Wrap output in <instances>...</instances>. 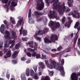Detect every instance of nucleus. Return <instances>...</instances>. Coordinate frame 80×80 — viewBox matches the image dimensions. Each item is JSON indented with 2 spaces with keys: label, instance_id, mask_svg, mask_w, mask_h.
<instances>
[{
  "label": "nucleus",
  "instance_id": "nucleus-1",
  "mask_svg": "<svg viewBox=\"0 0 80 80\" xmlns=\"http://www.w3.org/2000/svg\"><path fill=\"white\" fill-rule=\"evenodd\" d=\"M45 63L48 68H50V69H52L54 68L56 70H58L61 73V75L62 76L64 75L65 72H64V70H63V67L62 66H59V65L56 64V62L54 61H52L49 64L48 61L45 60Z\"/></svg>",
  "mask_w": 80,
  "mask_h": 80
},
{
  "label": "nucleus",
  "instance_id": "nucleus-2",
  "mask_svg": "<svg viewBox=\"0 0 80 80\" xmlns=\"http://www.w3.org/2000/svg\"><path fill=\"white\" fill-rule=\"evenodd\" d=\"M4 28H5V25L3 24L1 25L0 28V30L1 33L4 35V37L6 38H17V36L15 35V33L14 31H13L12 32V36L11 38L10 37V34L9 32L8 31H6L5 32H4Z\"/></svg>",
  "mask_w": 80,
  "mask_h": 80
},
{
  "label": "nucleus",
  "instance_id": "nucleus-3",
  "mask_svg": "<svg viewBox=\"0 0 80 80\" xmlns=\"http://www.w3.org/2000/svg\"><path fill=\"white\" fill-rule=\"evenodd\" d=\"M52 7L53 10H57V11L60 14L62 13L63 11L68 12V11L70 10V8H68V10L66 9L64 3H63L62 6H61L60 5H57V3H55L53 4Z\"/></svg>",
  "mask_w": 80,
  "mask_h": 80
},
{
  "label": "nucleus",
  "instance_id": "nucleus-4",
  "mask_svg": "<svg viewBox=\"0 0 80 80\" xmlns=\"http://www.w3.org/2000/svg\"><path fill=\"white\" fill-rule=\"evenodd\" d=\"M48 31V28H46L44 29L43 31L40 30L38 32H36V34L34 35V37L35 38V39L37 40L41 41V40H42L41 38L39 37H37V35H42L43 33H47Z\"/></svg>",
  "mask_w": 80,
  "mask_h": 80
},
{
  "label": "nucleus",
  "instance_id": "nucleus-5",
  "mask_svg": "<svg viewBox=\"0 0 80 80\" xmlns=\"http://www.w3.org/2000/svg\"><path fill=\"white\" fill-rule=\"evenodd\" d=\"M30 73V75L32 76V78L35 79V80H38V78L37 76V73H36L34 75V71L32 69L29 70L28 68H27L26 71V73L27 76L28 77L29 76V74Z\"/></svg>",
  "mask_w": 80,
  "mask_h": 80
},
{
  "label": "nucleus",
  "instance_id": "nucleus-6",
  "mask_svg": "<svg viewBox=\"0 0 80 80\" xmlns=\"http://www.w3.org/2000/svg\"><path fill=\"white\" fill-rule=\"evenodd\" d=\"M51 37L50 38L51 41L48 39L47 38L44 39V42L46 43H52V42H55V40H58V37L57 35L54 34H51Z\"/></svg>",
  "mask_w": 80,
  "mask_h": 80
},
{
  "label": "nucleus",
  "instance_id": "nucleus-7",
  "mask_svg": "<svg viewBox=\"0 0 80 80\" xmlns=\"http://www.w3.org/2000/svg\"><path fill=\"white\" fill-rule=\"evenodd\" d=\"M14 43L15 41H10L9 42H8L7 40H5V41L4 47H8L11 46L10 47L12 48L15 45Z\"/></svg>",
  "mask_w": 80,
  "mask_h": 80
},
{
  "label": "nucleus",
  "instance_id": "nucleus-8",
  "mask_svg": "<svg viewBox=\"0 0 80 80\" xmlns=\"http://www.w3.org/2000/svg\"><path fill=\"white\" fill-rule=\"evenodd\" d=\"M49 12L50 13L48 15L49 17H50V18H55L57 19L58 18V17H57V14L56 13V12H55L50 11Z\"/></svg>",
  "mask_w": 80,
  "mask_h": 80
},
{
  "label": "nucleus",
  "instance_id": "nucleus-9",
  "mask_svg": "<svg viewBox=\"0 0 80 80\" xmlns=\"http://www.w3.org/2000/svg\"><path fill=\"white\" fill-rule=\"evenodd\" d=\"M38 2H41V3L39 4H37L38 8L39 10H42L44 8V3L42 2V0H38Z\"/></svg>",
  "mask_w": 80,
  "mask_h": 80
},
{
  "label": "nucleus",
  "instance_id": "nucleus-10",
  "mask_svg": "<svg viewBox=\"0 0 80 80\" xmlns=\"http://www.w3.org/2000/svg\"><path fill=\"white\" fill-rule=\"evenodd\" d=\"M71 78L72 80H77L78 79V75L76 73H73L71 75Z\"/></svg>",
  "mask_w": 80,
  "mask_h": 80
},
{
  "label": "nucleus",
  "instance_id": "nucleus-11",
  "mask_svg": "<svg viewBox=\"0 0 80 80\" xmlns=\"http://www.w3.org/2000/svg\"><path fill=\"white\" fill-rule=\"evenodd\" d=\"M79 25H80V23L78 22H76V24L74 26L75 28H77L78 30H80V27L78 28V27H79ZM80 38L78 39V45H80Z\"/></svg>",
  "mask_w": 80,
  "mask_h": 80
},
{
  "label": "nucleus",
  "instance_id": "nucleus-12",
  "mask_svg": "<svg viewBox=\"0 0 80 80\" xmlns=\"http://www.w3.org/2000/svg\"><path fill=\"white\" fill-rule=\"evenodd\" d=\"M60 25V23L59 22H57L56 23V24L53 25L52 27V30L55 31L56 30V28H59Z\"/></svg>",
  "mask_w": 80,
  "mask_h": 80
},
{
  "label": "nucleus",
  "instance_id": "nucleus-13",
  "mask_svg": "<svg viewBox=\"0 0 80 80\" xmlns=\"http://www.w3.org/2000/svg\"><path fill=\"white\" fill-rule=\"evenodd\" d=\"M39 65L41 67V68H39V71H41V70H42V69H43L45 68V65H44V64L43 63V62H40L39 63Z\"/></svg>",
  "mask_w": 80,
  "mask_h": 80
},
{
  "label": "nucleus",
  "instance_id": "nucleus-14",
  "mask_svg": "<svg viewBox=\"0 0 80 80\" xmlns=\"http://www.w3.org/2000/svg\"><path fill=\"white\" fill-rule=\"evenodd\" d=\"M21 17L20 16L18 17V19H20L18 22L17 23V24L16 26L17 27H18L19 25H21L22 23V21H23V19L21 18Z\"/></svg>",
  "mask_w": 80,
  "mask_h": 80
},
{
  "label": "nucleus",
  "instance_id": "nucleus-15",
  "mask_svg": "<svg viewBox=\"0 0 80 80\" xmlns=\"http://www.w3.org/2000/svg\"><path fill=\"white\" fill-rule=\"evenodd\" d=\"M11 56V50H9L7 53L4 57V58H8V57H10Z\"/></svg>",
  "mask_w": 80,
  "mask_h": 80
},
{
  "label": "nucleus",
  "instance_id": "nucleus-16",
  "mask_svg": "<svg viewBox=\"0 0 80 80\" xmlns=\"http://www.w3.org/2000/svg\"><path fill=\"white\" fill-rule=\"evenodd\" d=\"M11 5L13 6V7H15L17 6V1L15 0H11Z\"/></svg>",
  "mask_w": 80,
  "mask_h": 80
},
{
  "label": "nucleus",
  "instance_id": "nucleus-17",
  "mask_svg": "<svg viewBox=\"0 0 80 80\" xmlns=\"http://www.w3.org/2000/svg\"><path fill=\"white\" fill-rule=\"evenodd\" d=\"M68 5L69 7H72L73 6V0H68Z\"/></svg>",
  "mask_w": 80,
  "mask_h": 80
},
{
  "label": "nucleus",
  "instance_id": "nucleus-18",
  "mask_svg": "<svg viewBox=\"0 0 80 80\" xmlns=\"http://www.w3.org/2000/svg\"><path fill=\"white\" fill-rule=\"evenodd\" d=\"M72 17L74 18H80V13H78L76 14H73Z\"/></svg>",
  "mask_w": 80,
  "mask_h": 80
},
{
  "label": "nucleus",
  "instance_id": "nucleus-19",
  "mask_svg": "<svg viewBox=\"0 0 80 80\" xmlns=\"http://www.w3.org/2000/svg\"><path fill=\"white\" fill-rule=\"evenodd\" d=\"M68 19L69 20V22L68 23H67L66 25V26H67L68 27H70V25L71 23L72 22V18L70 17H68Z\"/></svg>",
  "mask_w": 80,
  "mask_h": 80
},
{
  "label": "nucleus",
  "instance_id": "nucleus-20",
  "mask_svg": "<svg viewBox=\"0 0 80 80\" xmlns=\"http://www.w3.org/2000/svg\"><path fill=\"white\" fill-rule=\"evenodd\" d=\"M18 51H15L14 52V53L12 54V58H15L17 57V56L18 55Z\"/></svg>",
  "mask_w": 80,
  "mask_h": 80
},
{
  "label": "nucleus",
  "instance_id": "nucleus-21",
  "mask_svg": "<svg viewBox=\"0 0 80 80\" xmlns=\"http://www.w3.org/2000/svg\"><path fill=\"white\" fill-rule=\"evenodd\" d=\"M21 78L22 80H26V78L25 77V73H23L21 74Z\"/></svg>",
  "mask_w": 80,
  "mask_h": 80
},
{
  "label": "nucleus",
  "instance_id": "nucleus-22",
  "mask_svg": "<svg viewBox=\"0 0 80 80\" xmlns=\"http://www.w3.org/2000/svg\"><path fill=\"white\" fill-rule=\"evenodd\" d=\"M35 13L36 15V16L37 17H39V15H43V13L39 12H37L36 11H35Z\"/></svg>",
  "mask_w": 80,
  "mask_h": 80
},
{
  "label": "nucleus",
  "instance_id": "nucleus-23",
  "mask_svg": "<svg viewBox=\"0 0 80 80\" xmlns=\"http://www.w3.org/2000/svg\"><path fill=\"white\" fill-rule=\"evenodd\" d=\"M29 47L31 48H33V41L29 42Z\"/></svg>",
  "mask_w": 80,
  "mask_h": 80
},
{
  "label": "nucleus",
  "instance_id": "nucleus-24",
  "mask_svg": "<svg viewBox=\"0 0 80 80\" xmlns=\"http://www.w3.org/2000/svg\"><path fill=\"white\" fill-rule=\"evenodd\" d=\"M10 19L12 23H13V24H15V19H14L12 17H10Z\"/></svg>",
  "mask_w": 80,
  "mask_h": 80
},
{
  "label": "nucleus",
  "instance_id": "nucleus-25",
  "mask_svg": "<svg viewBox=\"0 0 80 80\" xmlns=\"http://www.w3.org/2000/svg\"><path fill=\"white\" fill-rule=\"evenodd\" d=\"M22 33L23 36H26L27 35V31L26 30H23Z\"/></svg>",
  "mask_w": 80,
  "mask_h": 80
},
{
  "label": "nucleus",
  "instance_id": "nucleus-26",
  "mask_svg": "<svg viewBox=\"0 0 80 80\" xmlns=\"http://www.w3.org/2000/svg\"><path fill=\"white\" fill-rule=\"evenodd\" d=\"M48 72L49 73V75L51 76H53V71H50L49 70H48Z\"/></svg>",
  "mask_w": 80,
  "mask_h": 80
},
{
  "label": "nucleus",
  "instance_id": "nucleus-27",
  "mask_svg": "<svg viewBox=\"0 0 80 80\" xmlns=\"http://www.w3.org/2000/svg\"><path fill=\"white\" fill-rule=\"evenodd\" d=\"M53 23H54L52 21H50L49 24V26H50V27H51V26H52V25H53Z\"/></svg>",
  "mask_w": 80,
  "mask_h": 80
},
{
  "label": "nucleus",
  "instance_id": "nucleus-28",
  "mask_svg": "<svg viewBox=\"0 0 80 80\" xmlns=\"http://www.w3.org/2000/svg\"><path fill=\"white\" fill-rule=\"evenodd\" d=\"M42 78L41 80H50L48 76H46L44 79H42L43 78Z\"/></svg>",
  "mask_w": 80,
  "mask_h": 80
},
{
  "label": "nucleus",
  "instance_id": "nucleus-29",
  "mask_svg": "<svg viewBox=\"0 0 80 80\" xmlns=\"http://www.w3.org/2000/svg\"><path fill=\"white\" fill-rule=\"evenodd\" d=\"M20 44L18 43L16 45V46H15V48H16V49H18L19 48H20Z\"/></svg>",
  "mask_w": 80,
  "mask_h": 80
},
{
  "label": "nucleus",
  "instance_id": "nucleus-30",
  "mask_svg": "<svg viewBox=\"0 0 80 80\" xmlns=\"http://www.w3.org/2000/svg\"><path fill=\"white\" fill-rule=\"evenodd\" d=\"M32 11V9H30L29 10V12L28 13V17L29 18H30V17H31V11Z\"/></svg>",
  "mask_w": 80,
  "mask_h": 80
},
{
  "label": "nucleus",
  "instance_id": "nucleus-31",
  "mask_svg": "<svg viewBox=\"0 0 80 80\" xmlns=\"http://www.w3.org/2000/svg\"><path fill=\"white\" fill-rule=\"evenodd\" d=\"M33 68L35 72H37V66H33Z\"/></svg>",
  "mask_w": 80,
  "mask_h": 80
},
{
  "label": "nucleus",
  "instance_id": "nucleus-32",
  "mask_svg": "<svg viewBox=\"0 0 80 80\" xmlns=\"http://www.w3.org/2000/svg\"><path fill=\"white\" fill-rule=\"evenodd\" d=\"M29 23H34V21H33V20L32 19H30L29 20Z\"/></svg>",
  "mask_w": 80,
  "mask_h": 80
},
{
  "label": "nucleus",
  "instance_id": "nucleus-33",
  "mask_svg": "<svg viewBox=\"0 0 80 80\" xmlns=\"http://www.w3.org/2000/svg\"><path fill=\"white\" fill-rule=\"evenodd\" d=\"M49 0H45V2H46V5L47 6H49V2H48Z\"/></svg>",
  "mask_w": 80,
  "mask_h": 80
},
{
  "label": "nucleus",
  "instance_id": "nucleus-34",
  "mask_svg": "<svg viewBox=\"0 0 80 80\" xmlns=\"http://www.w3.org/2000/svg\"><path fill=\"white\" fill-rule=\"evenodd\" d=\"M65 17H63V18L62 19V23H63L65 22Z\"/></svg>",
  "mask_w": 80,
  "mask_h": 80
},
{
  "label": "nucleus",
  "instance_id": "nucleus-35",
  "mask_svg": "<svg viewBox=\"0 0 80 80\" xmlns=\"http://www.w3.org/2000/svg\"><path fill=\"white\" fill-rule=\"evenodd\" d=\"M37 54H36V53L35 52H33L32 53V57H35V56H36Z\"/></svg>",
  "mask_w": 80,
  "mask_h": 80
},
{
  "label": "nucleus",
  "instance_id": "nucleus-36",
  "mask_svg": "<svg viewBox=\"0 0 80 80\" xmlns=\"http://www.w3.org/2000/svg\"><path fill=\"white\" fill-rule=\"evenodd\" d=\"M42 59H46V56L45 55L42 54V57L41 58Z\"/></svg>",
  "mask_w": 80,
  "mask_h": 80
},
{
  "label": "nucleus",
  "instance_id": "nucleus-37",
  "mask_svg": "<svg viewBox=\"0 0 80 80\" xmlns=\"http://www.w3.org/2000/svg\"><path fill=\"white\" fill-rule=\"evenodd\" d=\"M36 58H40V54H37L36 56Z\"/></svg>",
  "mask_w": 80,
  "mask_h": 80
},
{
  "label": "nucleus",
  "instance_id": "nucleus-38",
  "mask_svg": "<svg viewBox=\"0 0 80 80\" xmlns=\"http://www.w3.org/2000/svg\"><path fill=\"white\" fill-rule=\"evenodd\" d=\"M28 50L30 52H34V50L33 49H31V48H28Z\"/></svg>",
  "mask_w": 80,
  "mask_h": 80
},
{
  "label": "nucleus",
  "instance_id": "nucleus-39",
  "mask_svg": "<svg viewBox=\"0 0 80 80\" xmlns=\"http://www.w3.org/2000/svg\"><path fill=\"white\" fill-rule=\"evenodd\" d=\"M61 63L62 65H63L64 64V59H61Z\"/></svg>",
  "mask_w": 80,
  "mask_h": 80
},
{
  "label": "nucleus",
  "instance_id": "nucleus-40",
  "mask_svg": "<svg viewBox=\"0 0 80 80\" xmlns=\"http://www.w3.org/2000/svg\"><path fill=\"white\" fill-rule=\"evenodd\" d=\"M62 48L61 46H59V47L58 48V51H60V50H62Z\"/></svg>",
  "mask_w": 80,
  "mask_h": 80
},
{
  "label": "nucleus",
  "instance_id": "nucleus-41",
  "mask_svg": "<svg viewBox=\"0 0 80 80\" xmlns=\"http://www.w3.org/2000/svg\"><path fill=\"white\" fill-rule=\"evenodd\" d=\"M27 54L28 55V57H31L32 55L31 54V53H30V52H28L27 53Z\"/></svg>",
  "mask_w": 80,
  "mask_h": 80
},
{
  "label": "nucleus",
  "instance_id": "nucleus-42",
  "mask_svg": "<svg viewBox=\"0 0 80 80\" xmlns=\"http://www.w3.org/2000/svg\"><path fill=\"white\" fill-rule=\"evenodd\" d=\"M3 43L1 42H0V48L2 47V46H3Z\"/></svg>",
  "mask_w": 80,
  "mask_h": 80
},
{
  "label": "nucleus",
  "instance_id": "nucleus-43",
  "mask_svg": "<svg viewBox=\"0 0 80 80\" xmlns=\"http://www.w3.org/2000/svg\"><path fill=\"white\" fill-rule=\"evenodd\" d=\"M27 39V38H22V40L23 41H26Z\"/></svg>",
  "mask_w": 80,
  "mask_h": 80
},
{
  "label": "nucleus",
  "instance_id": "nucleus-44",
  "mask_svg": "<svg viewBox=\"0 0 80 80\" xmlns=\"http://www.w3.org/2000/svg\"><path fill=\"white\" fill-rule=\"evenodd\" d=\"M6 78H7L8 79H9L10 78V74H7L6 75Z\"/></svg>",
  "mask_w": 80,
  "mask_h": 80
},
{
  "label": "nucleus",
  "instance_id": "nucleus-45",
  "mask_svg": "<svg viewBox=\"0 0 80 80\" xmlns=\"http://www.w3.org/2000/svg\"><path fill=\"white\" fill-rule=\"evenodd\" d=\"M22 30H23V28H22V27L21 30H19L20 35H22Z\"/></svg>",
  "mask_w": 80,
  "mask_h": 80
},
{
  "label": "nucleus",
  "instance_id": "nucleus-46",
  "mask_svg": "<svg viewBox=\"0 0 80 80\" xmlns=\"http://www.w3.org/2000/svg\"><path fill=\"white\" fill-rule=\"evenodd\" d=\"M21 60L22 61H25V60H26V59L24 58H21Z\"/></svg>",
  "mask_w": 80,
  "mask_h": 80
},
{
  "label": "nucleus",
  "instance_id": "nucleus-47",
  "mask_svg": "<svg viewBox=\"0 0 80 80\" xmlns=\"http://www.w3.org/2000/svg\"><path fill=\"white\" fill-rule=\"evenodd\" d=\"M31 62L30 60H28L26 62V63H30Z\"/></svg>",
  "mask_w": 80,
  "mask_h": 80
},
{
  "label": "nucleus",
  "instance_id": "nucleus-48",
  "mask_svg": "<svg viewBox=\"0 0 80 80\" xmlns=\"http://www.w3.org/2000/svg\"><path fill=\"white\" fill-rule=\"evenodd\" d=\"M12 62L14 64H15V63H17V61H15L13 60V61H12Z\"/></svg>",
  "mask_w": 80,
  "mask_h": 80
},
{
  "label": "nucleus",
  "instance_id": "nucleus-49",
  "mask_svg": "<svg viewBox=\"0 0 80 80\" xmlns=\"http://www.w3.org/2000/svg\"><path fill=\"white\" fill-rule=\"evenodd\" d=\"M42 74V72H40L38 73V75H39V76H40Z\"/></svg>",
  "mask_w": 80,
  "mask_h": 80
},
{
  "label": "nucleus",
  "instance_id": "nucleus-50",
  "mask_svg": "<svg viewBox=\"0 0 80 80\" xmlns=\"http://www.w3.org/2000/svg\"><path fill=\"white\" fill-rule=\"evenodd\" d=\"M7 52V49H4L3 50V52L4 53H5V52Z\"/></svg>",
  "mask_w": 80,
  "mask_h": 80
},
{
  "label": "nucleus",
  "instance_id": "nucleus-51",
  "mask_svg": "<svg viewBox=\"0 0 80 80\" xmlns=\"http://www.w3.org/2000/svg\"><path fill=\"white\" fill-rule=\"evenodd\" d=\"M37 43L36 42H35L34 43V45L35 46V47H37Z\"/></svg>",
  "mask_w": 80,
  "mask_h": 80
},
{
  "label": "nucleus",
  "instance_id": "nucleus-52",
  "mask_svg": "<svg viewBox=\"0 0 80 80\" xmlns=\"http://www.w3.org/2000/svg\"><path fill=\"white\" fill-rule=\"evenodd\" d=\"M4 22V23L5 24V25H7V21H6V20H5L4 21H3Z\"/></svg>",
  "mask_w": 80,
  "mask_h": 80
},
{
  "label": "nucleus",
  "instance_id": "nucleus-53",
  "mask_svg": "<svg viewBox=\"0 0 80 80\" xmlns=\"http://www.w3.org/2000/svg\"><path fill=\"white\" fill-rule=\"evenodd\" d=\"M73 14V12H71L69 13V15H72Z\"/></svg>",
  "mask_w": 80,
  "mask_h": 80
},
{
  "label": "nucleus",
  "instance_id": "nucleus-54",
  "mask_svg": "<svg viewBox=\"0 0 80 80\" xmlns=\"http://www.w3.org/2000/svg\"><path fill=\"white\" fill-rule=\"evenodd\" d=\"M3 55V53L2 52L0 51V56H2Z\"/></svg>",
  "mask_w": 80,
  "mask_h": 80
},
{
  "label": "nucleus",
  "instance_id": "nucleus-55",
  "mask_svg": "<svg viewBox=\"0 0 80 80\" xmlns=\"http://www.w3.org/2000/svg\"><path fill=\"white\" fill-rule=\"evenodd\" d=\"M78 31L77 33H76V32L74 33V35H77L78 34Z\"/></svg>",
  "mask_w": 80,
  "mask_h": 80
},
{
  "label": "nucleus",
  "instance_id": "nucleus-56",
  "mask_svg": "<svg viewBox=\"0 0 80 80\" xmlns=\"http://www.w3.org/2000/svg\"><path fill=\"white\" fill-rule=\"evenodd\" d=\"M71 37H73V33H72L71 34Z\"/></svg>",
  "mask_w": 80,
  "mask_h": 80
},
{
  "label": "nucleus",
  "instance_id": "nucleus-57",
  "mask_svg": "<svg viewBox=\"0 0 80 80\" xmlns=\"http://www.w3.org/2000/svg\"><path fill=\"white\" fill-rule=\"evenodd\" d=\"M52 51H57V49H52Z\"/></svg>",
  "mask_w": 80,
  "mask_h": 80
},
{
  "label": "nucleus",
  "instance_id": "nucleus-58",
  "mask_svg": "<svg viewBox=\"0 0 80 80\" xmlns=\"http://www.w3.org/2000/svg\"><path fill=\"white\" fill-rule=\"evenodd\" d=\"M10 80H15V79L13 78H12Z\"/></svg>",
  "mask_w": 80,
  "mask_h": 80
},
{
  "label": "nucleus",
  "instance_id": "nucleus-59",
  "mask_svg": "<svg viewBox=\"0 0 80 80\" xmlns=\"http://www.w3.org/2000/svg\"><path fill=\"white\" fill-rule=\"evenodd\" d=\"M28 45H29V42H27L26 43V45L28 46Z\"/></svg>",
  "mask_w": 80,
  "mask_h": 80
},
{
  "label": "nucleus",
  "instance_id": "nucleus-60",
  "mask_svg": "<svg viewBox=\"0 0 80 80\" xmlns=\"http://www.w3.org/2000/svg\"><path fill=\"white\" fill-rule=\"evenodd\" d=\"M68 52H70V48H69L68 49Z\"/></svg>",
  "mask_w": 80,
  "mask_h": 80
},
{
  "label": "nucleus",
  "instance_id": "nucleus-61",
  "mask_svg": "<svg viewBox=\"0 0 80 80\" xmlns=\"http://www.w3.org/2000/svg\"><path fill=\"white\" fill-rule=\"evenodd\" d=\"M28 80H33L31 78H28Z\"/></svg>",
  "mask_w": 80,
  "mask_h": 80
},
{
  "label": "nucleus",
  "instance_id": "nucleus-62",
  "mask_svg": "<svg viewBox=\"0 0 80 80\" xmlns=\"http://www.w3.org/2000/svg\"><path fill=\"white\" fill-rule=\"evenodd\" d=\"M4 7H5V8H7V7H8V6H7V5H5V6H4Z\"/></svg>",
  "mask_w": 80,
  "mask_h": 80
},
{
  "label": "nucleus",
  "instance_id": "nucleus-63",
  "mask_svg": "<svg viewBox=\"0 0 80 80\" xmlns=\"http://www.w3.org/2000/svg\"><path fill=\"white\" fill-rule=\"evenodd\" d=\"M0 80H4V79L0 78Z\"/></svg>",
  "mask_w": 80,
  "mask_h": 80
},
{
  "label": "nucleus",
  "instance_id": "nucleus-64",
  "mask_svg": "<svg viewBox=\"0 0 80 80\" xmlns=\"http://www.w3.org/2000/svg\"><path fill=\"white\" fill-rule=\"evenodd\" d=\"M78 75H79V76H80V72H79L78 74Z\"/></svg>",
  "mask_w": 80,
  "mask_h": 80
}]
</instances>
